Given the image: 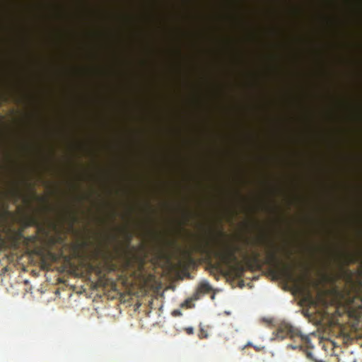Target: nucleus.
I'll return each instance as SVG.
<instances>
[{
	"label": "nucleus",
	"instance_id": "1",
	"mask_svg": "<svg viewBox=\"0 0 362 362\" xmlns=\"http://www.w3.org/2000/svg\"><path fill=\"white\" fill-rule=\"evenodd\" d=\"M265 264L276 269L279 275L285 280L288 281H295V274L293 266L290 264L284 262L277 255L276 250L274 245H267L266 252Z\"/></svg>",
	"mask_w": 362,
	"mask_h": 362
},
{
	"label": "nucleus",
	"instance_id": "2",
	"mask_svg": "<svg viewBox=\"0 0 362 362\" xmlns=\"http://www.w3.org/2000/svg\"><path fill=\"white\" fill-rule=\"evenodd\" d=\"M344 298V307L349 317L358 320L362 315V293H347Z\"/></svg>",
	"mask_w": 362,
	"mask_h": 362
},
{
	"label": "nucleus",
	"instance_id": "3",
	"mask_svg": "<svg viewBox=\"0 0 362 362\" xmlns=\"http://www.w3.org/2000/svg\"><path fill=\"white\" fill-rule=\"evenodd\" d=\"M276 336L280 339H284L287 337L290 338L299 337L302 343L299 346L303 345L307 348H313L310 339L308 336L303 335L301 332L289 324H281L276 329Z\"/></svg>",
	"mask_w": 362,
	"mask_h": 362
},
{
	"label": "nucleus",
	"instance_id": "4",
	"mask_svg": "<svg viewBox=\"0 0 362 362\" xmlns=\"http://www.w3.org/2000/svg\"><path fill=\"white\" fill-rule=\"evenodd\" d=\"M238 247L224 246L222 250L215 251L216 256L226 265L230 266L237 262L236 252Z\"/></svg>",
	"mask_w": 362,
	"mask_h": 362
},
{
	"label": "nucleus",
	"instance_id": "5",
	"mask_svg": "<svg viewBox=\"0 0 362 362\" xmlns=\"http://www.w3.org/2000/svg\"><path fill=\"white\" fill-rule=\"evenodd\" d=\"M103 258L102 262L95 266H91L93 271L98 276L105 275V273L114 272L116 269V266L111 262L107 255L103 254Z\"/></svg>",
	"mask_w": 362,
	"mask_h": 362
},
{
	"label": "nucleus",
	"instance_id": "6",
	"mask_svg": "<svg viewBox=\"0 0 362 362\" xmlns=\"http://www.w3.org/2000/svg\"><path fill=\"white\" fill-rule=\"evenodd\" d=\"M194 250L202 255H208L213 250V245L209 240H202L194 245Z\"/></svg>",
	"mask_w": 362,
	"mask_h": 362
},
{
	"label": "nucleus",
	"instance_id": "7",
	"mask_svg": "<svg viewBox=\"0 0 362 362\" xmlns=\"http://www.w3.org/2000/svg\"><path fill=\"white\" fill-rule=\"evenodd\" d=\"M212 290L211 285L208 282H202L198 287L197 292L201 294H206Z\"/></svg>",
	"mask_w": 362,
	"mask_h": 362
},
{
	"label": "nucleus",
	"instance_id": "8",
	"mask_svg": "<svg viewBox=\"0 0 362 362\" xmlns=\"http://www.w3.org/2000/svg\"><path fill=\"white\" fill-rule=\"evenodd\" d=\"M235 269L239 273V274L238 276H240L243 273V272H244V268L242 266H240V265L237 266Z\"/></svg>",
	"mask_w": 362,
	"mask_h": 362
},
{
	"label": "nucleus",
	"instance_id": "9",
	"mask_svg": "<svg viewBox=\"0 0 362 362\" xmlns=\"http://www.w3.org/2000/svg\"><path fill=\"white\" fill-rule=\"evenodd\" d=\"M35 240H36V236H35V235L28 236V237L25 238V240L27 242H35Z\"/></svg>",
	"mask_w": 362,
	"mask_h": 362
},
{
	"label": "nucleus",
	"instance_id": "10",
	"mask_svg": "<svg viewBox=\"0 0 362 362\" xmlns=\"http://www.w3.org/2000/svg\"><path fill=\"white\" fill-rule=\"evenodd\" d=\"M185 331L188 334H192L194 333V329L192 327L185 328Z\"/></svg>",
	"mask_w": 362,
	"mask_h": 362
},
{
	"label": "nucleus",
	"instance_id": "11",
	"mask_svg": "<svg viewBox=\"0 0 362 362\" xmlns=\"http://www.w3.org/2000/svg\"><path fill=\"white\" fill-rule=\"evenodd\" d=\"M199 337L200 338H204V337L206 338V337H207V334L204 332L203 329L200 330Z\"/></svg>",
	"mask_w": 362,
	"mask_h": 362
},
{
	"label": "nucleus",
	"instance_id": "12",
	"mask_svg": "<svg viewBox=\"0 0 362 362\" xmlns=\"http://www.w3.org/2000/svg\"><path fill=\"white\" fill-rule=\"evenodd\" d=\"M259 255L258 253H256L253 257V260L254 262H259Z\"/></svg>",
	"mask_w": 362,
	"mask_h": 362
},
{
	"label": "nucleus",
	"instance_id": "13",
	"mask_svg": "<svg viewBox=\"0 0 362 362\" xmlns=\"http://www.w3.org/2000/svg\"><path fill=\"white\" fill-rule=\"evenodd\" d=\"M173 314L175 315H180V312L178 311V310H174L173 311Z\"/></svg>",
	"mask_w": 362,
	"mask_h": 362
},
{
	"label": "nucleus",
	"instance_id": "14",
	"mask_svg": "<svg viewBox=\"0 0 362 362\" xmlns=\"http://www.w3.org/2000/svg\"><path fill=\"white\" fill-rule=\"evenodd\" d=\"M99 254H100V251H97V252H95V259H97V258H98V257Z\"/></svg>",
	"mask_w": 362,
	"mask_h": 362
},
{
	"label": "nucleus",
	"instance_id": "15",
	"mask_svg": "<svg viewBox=\"0 0 362 362\" xmlns=\"http://www.w3.org/2000/svg\"><path fill=\"white\" fill-rule=\"evenodd\" d=\"M219 235H220V236H221V237H224V236H225L224 233H223V232H222V231H221V232L219 233Z\"/></svg>",
	"mask_w": 362,
	"mask_h": 362
},
{
	"label": "nucleus",
	"instance_id": "16",
	"mask_svg": "<svg viewBox=\"0 0 362 362\" xmlns=\"http://www.w3.org/2000/svg\"><path fill=\"white\" fill-rule=\"evenodd\" d=\"M289 346H291L293 349H295L297 348L296 346H293V345H288Z\"/></svg>",
	"mask_w": 362,
	"mask_h": 362
}]
</instances>
